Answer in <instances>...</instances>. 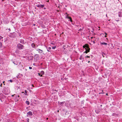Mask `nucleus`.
Here are the masks:
<instances>
[{
    "label": "nucleus",
    "mask_w": 122,
    "mask_h": 122,
    "mask_svg": "<svg viewBox=\"0 0 122 122\" xmlns=\"http://www.w3.org/2000/svg\"><path fill=\"white\" fill-rule=\"evenodd\" d=\"M71 17H70L68 16V15L66 16V18H68V19H69L70 18H71Z\"/></svg>",
    "instance_id": "nucleus-20"
},
{
    "label": "nucleus",
    "mask_w": 122,
    "mask_h": 122,
    "mask_svg": "<svg viewBox=\"0 0 122 122\" xmlns=\"http://www.w3.org/2000/svg\"><path fill=\"white\" fill-rule=\"evenodd\" d=\"M8 30L10 31L11 30L9 28L8 29Z\"/></svg>",
    "instance_id": "nucleus-35"
},
{
    "label": "nucleus",
    "mask_w": 122,
    "mask_h": 122,
    "mask_svg": "<svg viewBox=\"0 0 122 122\" xmlns=\"http://www.w3.org/2000/svg\"><path fill=\"white\" fill-rule=\"evenodd\" d=\"M29 69H32V67H29Z\"/></svg>",
    "instance_id": "nucleus-30"
},
{
    "label": "nucleus",
    "mask_w": 122,
    "mask_h": 122,
    "mask_svg": "<svg viewBox=\"0 0 122 122\" xmlns=\"http://www.w3.org/2000/svg\"><path fill=\"white\" fill-rule=\"evenodd\" d=\"M32 112L31 111H29L27 113V116L28 117V116H32Z\"/></svg>",
    "instance_id": "nucleus-5"
},
{
    "label": "nucleus",
    "mask_w": 122,
    "mask_h": 122,
    "mask_svg": "<svg viewBox=\"0 0 122 122\" xmlns=\"http://www.w3.org/2000/svg\"><path fill=\"white\" fill-rule=\"evenodd\" d=\"M14 95H15V94H14L13 95H11V96L12 97H13L14 96Z\"/></svg>",
    "instance_id": "nucleus-34"
},
{
    "label": "nucleus",
    "mask_w": 122,
    "mask_h": 122,
    "mask_svg": "<svg viewBox=\"0 0 122 122\" xmlns=\"http://www.w3.org/2000/svg\"><path fill=\"white\" fill-rule=\"evenodd\" d=\"M38 75L40 76L41 77H42V75H41L40 73H38Z\"/></svg>",
    "instance_id": "nucleus-24"
},
{
    "label": "nucleus",
    "mask_w": 122,
    "mask_h": 122,
    "mask_svg": "<svg viewBox=\"0 0 122 122\" xmlns=\"http://www.w3.org/2000/svg\"><path fill=\"white\" fill-rule=\"evenodd\" d=\"M41 73L42 74V75H44V72L43 71H41Z\"/></svg>",
    "instance_id": "nucleus-21"
},
{
    "label": "nucleus",
    "mask_w": 122,
    "mask_h": 122,
    "mask_svg": "<svg viewBox=\"0 0 122 122\" xmlns=\"http://www.w3.org/2000/svg\"><path fill=\"white\" fill-rule=\"evenodd\" d=\"M20 97L19 95H15V98L14 100L15 102H17L18 100L20 99V98L19 97Z\"/></svg>",
    "instance_id": "nucleus-3"
},
{
    "label": "nucleus",
    "mask_w": 122,
    "mask_h": 122,
    "mask_svg": "<svg viewBox=\"0 0 122 122\" xmlns=\"http://www.w3.org/2000/svg\"><path fill=\"white\" fill-rule=\"evenodd\" d=\"M25 93H24V92H22V93H24V94L26 95H28V91L27 90H25Z\"/></svg>",
    "instance_id": "nucleus-11"
},
{
    "label": "nucleus",
    "mask_w": 122,
    "mask_h": 122,
    "mask_svg": "<svg viewBox=\"0 0 122 122\" xmlns=\"http://www.w3.org/2000/svg\"><path fill=\"white\" fill-rule=\"evenodd\" d=\"M66 15H68V14H67V13H66Z\"/></svg>",
    "instance_id": "nucleus-38"
},
{
    "label": "nucleus",
    "mask_w": 122,
    "mask_h": 122,
    "mask_svg": "<svg viewBox=\"0 0 122 122\" xmlns=\"http://www.w3.org/2000/svg\"><path fill=\"white\" fill-rule=\"evenodd\" d=\"M25 103L26 104H27V105H29L30 104V102L28 101H26L25 102Z\"/></svg>",
    "instance_id": "nucleus-19"
},
{
    "label": "nucleus",
    "mask_w": 122,
    "mask_h": 122,
    "mask_svg": "<svg viewBox=\"0 0 122 122\" xmlns=\"http://www.w3.org/2000/svg\"><path fill=\"white\" fill-rule=\"evenodd\" d=\"M79 59L80 60L84 59V58L82 56V55H81V56L79 58Z\"/></svg>",
    "instance_id": "nucleus-17"
},
{
    "label": "nucleus",
    "mask_w": 122,
    "mask_h": 122,
    "mask_svg": "<svg viewBox=\"0 0 122 122\" xmlns=\"http://www.w3.org/2000/svg\"><path fill=\"white\" fill-rule=\"evenodd\" d=\"M2 83L0 85V86H2Z\"/></svg>",
    "instance_id": "nucleus-36"
},
{
    "label": "nucleus",
    "mask_w": 122,
    "mask_h": 122,
    "mask_svg": "<svg viewBox=\"0 0 122 122\" xmlns=\"http://www.w3.org/2000/svg\"><path fill=\"white\" fill-rule=\"evenodd\" d=\"M20 43H21L22 44H24V40L22 39L20 40Z\"/></svg>",
    "instance_id": "nucleus-14"
},
{
    "label": "nucleus",
    "mask_w": 122,
    "mask_h": 122,
    "mask_svg": "<svg viewBox=\"0 0 122 122\" xmlns=\"http://www.w3.org/2000/svg\"><path fill=\"white\" fill-rule=\"evenodd\" d=\"M90 61H88V63H90Z\"/></svg>",
    "instance_id": "nucleus-37"
},
{
    "label": "nucleus",
    "mask_w": 122,
    "mask_h": 122,
    "mask_svg": "<svg viewBox=\"0 0 122 122\" xmlns=\"http://www.w3.org/2000/svg\"><path fill=\"white\" fill-rule=\"evenodd\" d=\"M39 55L38 54H36L34 56L35 57V59H36V60H38L39 58Z\"/></svg>",
    "instance_id": "nucleus-6"
},
{
    "label": "nucleus",
    "mask_w": 122,
    "mask_h": 122,
    "mask_svg": "<svg viewBox=\"0 0 122 122\" xmlns=\"http://www.w3.org/2000/svg\"><path fill=\"white\" fill-rule=\"evenodd\" d=\"M31 46L32 47L34 48L35 47V45L34 43H32L31 45Z\"/></svg>",
    "instance_id": "nucleus-18"
},
{
    "label": "nucleus",
    "mask_w": 122,
    "mask_h": 122,
    "mask_svg": "<svg viewBox=\"0 0 122 122\" xmlns=\"http://www.w3.org/2000/svg\"><path fill=\"white\" fill-rule=\"evenodd\" d=\"M69 19H70V20H69V21H70L71 22H72V19H71V18H70Z\"/></svg>",
    "instance_id": "nucleus-27"
},
{
    "label": "nucleus",
    "mask_w": 122,
    "mask_h": 122,
    "mask_svg": "<svg viewBox=\"0 0 122 122\" xmlns=\"http://www.w3.org/2000/svg\"><path fill=\"white\" fill-rule=\"evenodd\" d=\"M107 36V35H105V37H107V36Z\"/></svg>",
    "instance_id": "nucleus-43"
},
{
    "label": "nucleus",
    "mask_w": 122,
    "mask_h": 122,
    "mask_svg": "<svg viewBox=\"0 0 122 122\" xmlns=\"http://www.w3.org/2000/svg\"><path fill=\"white\" fill-rule=\"evenodd\" d=\"M105 34L106 35H107V33L105 32Z\"/></svg>",
    "instance_id": "nucleus-33"
},
{
    "label": "nucleus",
    "mask_w": 122,
    "mask_h": 122,
    "mask_svg": "<svg viewBox=\"0 0 122 122\" xmlns=\"http://www.w3.org/2000/svg\"><path fill=\"white\" fill-rule=\"evenodd\" d=\"M34 25H35V24H34Z\"/></svg>",
    "instance_id": "nucleus-51"
},
{
    "label": "nucleus",
    "mask_w": 122,
    "mask_h": 122,
    "mask_svg": "<svg viewBox=\"0 0 122 122\" xmlns=\"http://www.w3.org/2000/svg\"><path fill=\"white\" fill-rule=\"evenodd\" d=\"M14 33V32L10 33L9 34L11 35H13Z\"/></svg>",
    "instance_id": "nucleus-26"
},
{
    "label": "nucleus",
    "mask_w": 122,
    "mask_h": 122,
    "mask_svg": "<svg viewBox=\"0 0 122 122\" xmlns=\"http://www.w3.org/2000/svg\"><path fill=\"white\" fill-rule=\"evenodd\" d=\"M49 0H48L47 1V2H49Z\"/></svg>",
    "instance_id": "nucleus-47"
},
{
    "label": "nucleus",
    "mask_w": 122,
    "mask_h": 122,
    "mask_svg": "<svg viewBox=\"0 0 122 122\" xmlns=\"http://www.w3.org/2000/svg\"><path fill=\"white\" fill-rule=\"evenodd\" d=\"M4 82H5V81H4L3 82V83H4Z\"/></svg>",
    "instance_id": "nucleus-46"
},
{
    "label": "nucleus",
    "mask_w": 122,
    "mask_h": 122,
    "mask_svg": "<svg viewBox=\"0 0 122 122\" xmlns=\"http://www.w3.org/2000/svg\"><path fill=\"white\" fill-rule=\"evenodd\" d=\"M106 95L107 96L108 95V94L107 93H106Z\"/></svg>",
    "instance_id": "nucleus-44"
},
{
    "label": "nucleus",
    "mask_w": 122,
    "mask_h": 122,
    "mask_svg": "<svg viewBox=\"0 0 122 122\" xmlns=\"http://www.w3.org/2000/svg\"><path fill=\"white\" fill-rule=\"evenodd\" d=\"M44 6V5H36L38 7H41L42 8H43Z\"/></svg>",
    "instance_id": "nucleus-8"
},
{
    "label": "nucleus",
    "mask_w": 122,
    "mask_h": 122,
    "mask_svg": "<svg viewBox=\"0 0 122 122\" xmlns=\"http://www.w3.org/2000/svg\"><path fill=\"white\" fill-rule=\"evenodd\" d=\"M119 16L120 17L122 16V12H120L118 13Z\"/></svg>",
    "instance_id": "nucleus-12"
},
{
    "label": "nucleus",
    "mask_w": 122,
    "mask_h": 122,
    "mask_svg": "<svg viewBox=\"0 0 122 122\" xmlns=\"http://www.w3.org/2000/svg\"><path fill=\"white\" fill-rule=\"evenodd\" d=\"M101 106H102V105H101Z\"/></svg>",
    "instance_id": "nucleus-50"
},
{
    "label": "nucleus",
    "mask_w": 122,
    "mask_h": 122,
    "mask_svg": "<svg viewBox=\"0 0 122 122\" xmlns=\"http://www.w3.org/2000/svg\"><path fill=\"white\" fill-rule=\"evenodd\" d=\"M3 38V37L1 36H0V40H1V39H2Z\"/></svg>",
    "instance_id": "nucleus-29"
},
{
    "label": "nucleus",
    "mask_w": 122,
    "mask_h": 122,
    "mask_svg": "<svg viewBox=\"0 0 122 122\" xmlns=\"http://www.w3.org/2000/svg\"><path fill=\"white\" fill-rule=\"evenodd\" d=\"M102 55L103 56V57H104L105 56V54L104 53H102Z\"/></svg>",
    "instance_id": "nucleus-23"
},
{
    "label": "nucleus",
    "mask_w": 122,
    "mask_h": 122,
    "mask_svg": "<svg viewBox=\"0 0 122 122\" xmlns=\"http://www.w3.org/2000/svg\"><path fill=\"white\" fill-rule=\"evenodd\" d=\"M91 39H92L93 38V37H91Z\"/></svg>",
    "instance_id": "nucleus-42"
},
{
    "label": "nucleus",
    "mask_w": 122,
    "mask_h": 122,
    "mask_svg": "<svg viewBox=\"0 0 122 122\" xmlns=\"http://www.w3.org/2000/svg\"><path fill=\"white\" fill-rule=\"evenodd\" d=\"M3 22L5 24H7L9 23V21L6 19H4L3 20Z\"/></svg>",
    "instance_id": "nucleus-7"
},
{
    "label": "nucleus",
    "mask_w": 122,
    "mask_h": 122,
    "mask_svg": "<svg viewBox=\"0 0 122 122\" xmlns=\"http://www.w3.org/2000/svg\"><path fill=\"white\" fill-rule=\"evenodd\" d=\"M93 42L94 43H95V42L94 41H93Z\"/></svg>",
    "instance_id": "nucleus-40"
},
{
    "label": "nucleus",
    "mask_w": 122,
    "mask_h": 122,
    "mask_svg": "<svg viewBox=\"0 0 122 122\" xmlns=\"http://www.w3.org/2000/svg\"><path fill=\"white\" fill-rule=\"evenodd\" d=\"M59 112V110H58V111H57V112Z\"/></svg>",
    "instance_id": "nucleus-48"
},
{
    "label": "nucleus",
    "mask_w": 122,
    "mask_h": 122,
    "mask_svg": "<svg viewBox=\"0 0 122 122\" xmlns=\"http://www.w3.org/2000/svg\"><path fill=\"white\" fill-rule=\"evenodd\" d=\"M32 86H33V85H32Z\"/></svg>",
    "instance_id": "nucleus-52"
},
{
    "label": "nucleus",
    "mask_w": 122,
    "mask_h": 122,
    "mask_svg": "<svg viewBox=\"0 0 122 122\" xmlns=\"http://www.w3.org/2000/svg\"><path fill=\"white\" fill-rule=\"evenodd\" d=\"M90 56H86V57H89V58H90Z\"/></svg>",
    "instance_id": "nucleus-32"
},
{
    "label": "nucleus",
    "mask_w": 122,
    "mask_h": 122,
    "mask_svg": "<svg viewBox=\"0 0 122 122\" xmlns=\"http://www.w3.org/2000/svg\"><path fill=\"white\" fill-rule=\"evenodd\" d=\"M56 47V46H54L53 47H52V49H55Z\"/></svg>",
    "instance_id": "nucleus-25"
},
{
    "label": "nucleus",
    "mask_w": 122,
    "mask_h": 122,
    "mask_svg": "<svg viewBox=\"0 0 122 122\" xmlns=\"http://www.w3.org/2000/svg\"><path fill=\"white\" fill-rule=\"evenodd\" d=\"M4 90L5 92L4 93L5 95H8L9 94L10 92V91L9 89L8 88H5Z\"/></svg>",
    "instance_id": "nucleus-1"
},
{
    "label": "nucleus",
    "mask_w": 122,
    "mask_h": 122,
    "mask_svg": "<svg viewBox=\"0 0 122 122\" xmlns=\"http://www.w3.org/2000/svg\"><path fill=\"white\" fill-rule=\"evenodd\" d=\"M9 81L11 82H12L13 81L12 80H9Z\"/></svg>",
    "instance_id": "nucleus-31"
},
{
    "label": "nucleus",
    "mask_w": 122,
    "mask_h": 122,
    "mask_svg": "<svg viewBox=\"0 0 122 122\" xmlns=\"http://www.w3.org/2000/svg\"><path fill=\"white\" fill-rule=\"evenodd\" d=\"M2 47V43L0 42V48H1Z\"/></svg>",
    "instance_id": "nucleus-22"
},
{
    "label": "nucleus",
    "mask_w": 122,
    "mask_h": 122,
    "mask_svg": "<svg viewBox=\"0 0 122 122\" xmlns=\"http://www.w3.org/2000/svg\"><path fill=\"white\" fill-rule=\"evenodd\" d=\"M9 36L11 38H14L15 36L14 35H12L9 34Z\"/></svg>",
    "instance_id": "nucleus-13"
},
{
    "label": "nucleus",
    "mask_w": 122,
    "mask_h": 122,
    "mask_svg": "<svg viewBox=\"0 0 122 122\" xmlns=\"http://www.w3.org/2000/svg\"><path fill=\"white\" fill-rule=\"evenodd\" d=\"M100 44L102 45H107V43L104 42H100Z\"/></svg>",
    "instance_id": "nucleus-16"
},
{
    "label": "nucleus",
    "mask_w": 122,
    "mask_h": 122,
    "mask_svg": "<svg viewBox=\"0 0 122 122\" xmlns=\"http://www.w3.org/2000/svg\"><path fill=\"white\" fill-rule=\"evenodd\" d=\"M36 51H37L40 53H41L43 52V51L42 50H41L40 49H38L36 50Z\"/></svg>",
    "instance_id": "nucleus-9"
},
{
    "label": "nucleus",
    "mask_w": 122,
    "mask_h": 122,
    "mask_svg": "<svg viewBox=\"0 0 122 122\" xmlns=\"http://www.w3.org/2000/svg\"><path fill=\"white\" fill-rule=\"evenodd\" d=\"M17 77L18 78H19V76H17Z\"/></svg>",
    "instance_id": "nucleus-41"
},
{
    "label": "nucleus",
    "mask_w": 122,
    "mask_h": 122,
    "mask_svg": "<svg viewBox=\"0 0 122 122\" xmlns=\"http://www.w3.org/2000/svg\"><path fill=\"white\" fill-rule=\"evenodd\" d=\"M51 43L52 44H53V43Z\"/></svg>",
    "instance_id": "nucleus-49"
},
{
    "label": "nucleus",
    "mask_w": 122,
    "mask_h": 122,
    "mask_svg": "<svg viewBox=\"0 0 122 122\" xmlns=\"http://www.w3.org/2000/svg\"><path fill=\"white\" fill-rule=\"evenodd\" d=\"M17 47L20 50L23 49L24 48V46L23 45L19 43L17 44Z\"/></svg>",
    "instance_id": "nucleus-2"
},
{
    "label": "nucleus",
    "mask_w": 122,
    "mask_h": 122,
    "mask_svg": "<svg viewBox=\"0 0 122 122\" xmlns=\"http://www.w3.org/2000/svg\"><path fill=\"white\" fill-rule=\"evenodd\" d=\"M26 120L27 121V122H29V118H27Z\"/></svg>",
    "instance_id": "nucleus-28"
},
{
    "label": "nucleus",
    "mask_w": 122,
    "mask_h": 122,
    "mask_svg": "<svg viewBox=\"0 0 122 122\" xmlns=\"http://www.w3.org/2000/svg\"><path fill=\"white\" fill-rule=\"evenodd\" d=\"M83 48H86V49L90 48L88 46V44H86L84 45L83 46Z\"/></svg>",
    "instance_id": "nucleus-4"
},
{
    "label": "nucleus",
    "mask_w": 122,
    "mask_h": 122,
    "mask_svg": "<svg viewBox=\"0 0 122 122\" xmlns=\"http://www.w3.org/2000/svg\"><path fill=\"white\" fill-rule=\"evenodd\" d=\"M46 119H47V120H48V118H46Z\"/></svg>",
    "instance_id": "nucleus-45"
},
{
    "label": "nucleus",
    "mask_w": 122,
    "mask_h": 122,
    "mask_svg": "<svg viewBox=\"0 0 122 122\" xmlns=\"http://www.w3.org/2000/svg\"><path fill=\"white\" fill-rule=\"evenodd\" d=\"M44 9H45V8H44Z\"/></svg>",
    "instance_id": "nucleus-53"
},
{
    "label": "nucleus",
    "mask_w": 122,
    "mask_h": 122,
    "mask_svg": "<svg viewBox=\"0 0 122 122\" xmlns=\"http://www.w3.org/2000/svg\"><path fill=\"white\" fill-rule=\"evenodd\" d=\"M64 103V102H62L61 103V104H62V103Z\"/></svg>",
    "instance_id": "nucleus-39"
},
{
    "label": "nucleus",
    "mask_w": 122,
    "mask_h": 122,
    "mask_svg": "<svg viewBox=\"0 0 122 122\" xmlns=\"http://www.w3.org/2000/svg\"><path fill=\"white\" fill-rule=\"evenodd\" d=\"M85 49H86V51L84 52V53H87L88 52L90 51V48L86 49V48H85Z\"/></svg>",
    "instance_id": "nucleus-10"
},
{
    "label": "nucleus",
    "mask_w": 122,
    "mask_h": 122,
    "mask_svg": "<svg viewBox=\"0 0 122 122\" xmlns=\"http://www.w3.org/2000/svg\"><path fill=\"white\" fill-rule=\"evenodd\" d=\"M47 50L48 51L50 52L51 51V48L50 47H49L47 49Z\"/></svg>",
    "instance_id": "nucleus-15"
}]
</instances>
